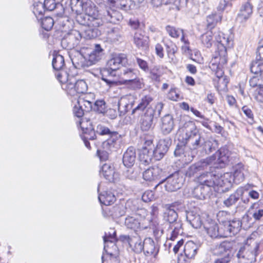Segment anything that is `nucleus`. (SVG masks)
Masks as SVG:
<instances>
[{"label": "nucleus", "instance_id": "35", "mask_svg": "<svg viewBox=\"0 0 263 263\" xmlns=\"http://www.w3.org/2000/svg\"><path fill=\"white\" fill-rule=\"evenodd\" d=\"M136 70L131 68H127L123 66L121 69L120 77L122 83L124 84H127L129 81L136 77Z\"/></svg>", "mask_w": 263, "mask_h": 263}, {"label": "nucleus", "instance_id": "14", "mask_svg": "<svg viewBox=\"0 0 263 263\" xmlns=\"http://www.w3.org/2000/svg\"><path fill=\"white\" fill-rule=\"evenodd\" d=\"M257 61L252 63L251 71L252 73L259 74L263 79V46L258 48L257 52Z\"/></svg>", "mask_w": 263, "mask_h": 263}, {"label": "nucleus", "instance_id": "18", "mask_svg": "<svg viewBox=\"0 0 263 263\" xmlns=\"http://www.w3.org/2000/svg\"><path fill=\"white\" fill-rule=\"evenodd\" d=\"M253 14V6L250 3L243 4L237 15V21L241 24L246 23Z\"/></svg>", "mask_w": 263, "mask_h": 263}, {"label": "nucleus", "instance_id": "53", "mask_svg": "<svg viewBox=\"0 0 263 263\" xmlns=\"http://www.w3.org/2000/svg\"><path fill=\"white\" fill-rule=\"evenodd\" d=\"M46 10V8L42 2L34 3L33 12L37 18H39L40 16H42Z\"/></svg>", "mask_w": 263, "mask_h": 263}, {"label": "nucleus", "instance_id": "15", "mask_svg": "<svg viewBox=\"0 0 263 263\" xmlns=\"http://www.w3.org/2000/svg\"><path fill=\"white\" fill-rule=\"evenodd\" d=\"M170 143L168 139H161L159 141L156 147L152 151L155 160H159L163 157L168 149Z\"/></svg>", "mask_w": 263, "mask_h": 263}, {"label": "nucleus", "instance_id": "33", "mask_svg": "<svg viewBox=\"0 0 263 263\" xmlns=\"http://www.w3.org/2000/svg\"><path fill=\"white\" fill-rule=\"evenodd\" d=\"M234 172L232 174L233 181L236 183H239L245 178V173L247 170L242 163H238L234 166Z\"/></svg>", "mask_w": 263, "mask_h": 263}, {"label": "nucleus", "instance_id": "4", "mask_svg": "<svg viewBox=\"0 0 263 263\" xmlns=\"http://www.w3.org/2000/svg\"><path fill=\"white\" fill-rule=\"evenodd\" d=\"M55 76L61 83L62 89L73 98H77L87 90V84L85 81H76L73 77L70 76L66 71L57 72Z\"/></svg>", "mask_w": 263, "mask_h": 263}, {"label": "nucleus", "instance_id": "30", "mask_svg": "<svg viewBox=\"0 0 263 263\" xmlns=\"http://www.w3.org/2000/svg\"><path fill=\"white\" fill-rule=\"evenodd\" d=\"M182 233L181 223L171 224L167 230V240H174Z\"/></svg>", "mask_w": 263, "mask_h": 263}, {"label": "nucleus", "instance_id": "49", "mask_svg": "<svg viewBox=\"0 0 263 263\" xmlns=\"http://www.w3.org/2000/svg\"><path fill=\"white\" fill-rule=\"evenodd\" d=\"M221 19L220 14H212L207 17V26L209 28H213L215 25Z\"/></svg>", "mask_w": 263, "mask_h": 263}, {"label": "nucleus", "instance_id": "26", "mask_svg": "<svg viewBox=\"0 0 263 263\" xmlns=\"http://www.w3.org/2000/svg\"><path fill=\"white\" fill-rule=\"evenodd\" d=\"M113 251H107V253H103L102 263H119V250L117 246H113Z\"/></svg>", "mask_w": 263, "mask_h": 263}, {"label": "nucleus", "instance_id": "55", "mask_svg": "<svg viewBox=\"0 0 263 263\" xmlns=\"http://www.w3.org/2000/svg\"><path fill=\"white\" fill-rule=\"evenodd\" d=\"M79 125L82 129L83 134L87 133L92 129V126L89 120L87 119H82L79 121Z\"/></svg>", "mask_w": 263, "mask_h": 263}, {"label": "nucleus", "instance_id": "1", "mask_svg": "<svg viewBox=\"0 0 263 263\" xmlns=\"http://www.w3.org/2000/svg\"><path fill=\"white\" fill-rule=\"evenodd\" d=\"M229 151L226 147L220 148L212 156L191 165L186 172V175L191 177L194 174L199 173L198 181L200 184L205 187H215L217 176L213 172H209L212 167H223L228 160Z\"/></svg>", "mask_w": 263, "mask_h": 263}, {"label": "nucleus", "instance_id": "41", "mask_svg": "<svg viewBox=\"0 0 263 263\" xmlns=\"http://www.w3.org/2000/svg\"><path fill=\"white\" fill-rule=\"evenodd\" d=\"M198 246L192 241L187 242L184 247L185 256L189 259L193 258L197 254Z\"/></svg>", "mask_w": 263, "mask_h": 263}, {"label": "nucleus", "instance_id": "16", "mask_svg": "<svg viewBox=\"0 0 263 263\" xmlns=\"http://www.w3.org/2000/svg\"><path fill=\"white\" fill-rule=\"evenodd\" d=\"M162 174V170L157 166H154L143 172V178L147 181H155L160 179Z\"/></svg>", "mask_w": 263, "mask_h": 263}, {"label": "nucleus", "instance_id": "62", "mask_svg": "<svg viewBox=\"0 0 263 263\" xmlns=\"http://www.w3.org/2000/svg\"><path fill=\"white\" fill-rule=\"evenodd\" d=\"M241 110L243 113L250 120L249 122L252 123L253 122V114L252 110L247 106H244L242 107Z\"/></svg>", "mask_w": 263, "mask_h": 263}, {"label": "nucleus", "instance_id": "22", "mask_svg": "<svg viewBox=\"0 0 263 263\" xmlns=\"http://www.w3.org/2000/svg\"><path fill=\"white\" fill-rule=\"evenodd\" d=\"M174 126V118L172 115L167 114L162 118L160 128L164 135L170 134L173 130Z\"/></svg>", "mask_w": 263, "mask_h": 263}, {"label": "nucleus", "instance_id": "11", "mask_svg": "<svg viewBox=\"0 0 263 263\" xmlns=\"http://www.w3.org/2000/svg\"><path fill=\"white\" fill-rule=\"evenodd\" d=\"M165 187L168 192H175L179 189L182 184V178L178 173L173 174L168 177L166 180Z\"/></svg>", "mask_w": 263, "mask_h": 263}, {"label": "nucleus", "instance_id": "45", "mask_svg": "<svg viewBox=\"0 0 263 263\" xmlns=\"http://www.w3.org/2000/svg\"><path fill=\"white\" fill-rule=\"evenodd\" d=\"M119 135L116 132H112L110 137L102 143V147L105 151H110L115 148L116 141Z\"/></svg>", "mask_w": 263, "mask_h": 263}, {"label": "nucleus", "instance_id": "3", "mask_svg": "<svg viewBox=\"0 0 263 263\" xmlns=\"http://www.w3.org/2000/svg\"><path fill=\"white\" fill-rule=\"evenodd\" d=\"M177 139L179 143L175 150L176 156L184 155L189 157V160H192L196 154V150L201 146V136L197 129L195 124L192 121H187L180 125L178 130Z\"/></svg>", "mask_w": 263, "mask_h": 263}, {"label": "nucleus", "instance_id": "36", "mask_svg": "<svg viewBox=\"0 0 263 263\" xmlns=\"http://www.w3.org/2000/svg\"><path fill=\"white\" fill-rule=\"evenodd\" d=\"M104 22L105 21L109 22L111 23L116 24L123 18L122 15L120 12L113 9L110 11H107L106 14H104V17L103 18Z\"/></svg>", "mask_w": 263, "mask_h": 263}, {"label": "nucleus", "instance_id": "58", "mask_svg": "<svg viewBox=\"0 0 263 263\" xmlns=\"http://www.w3.org/2000/svg\"><path fill=\"white\" fill-rule=\"evenodd\" d=\"M92 109L99 113H104L106 109V105L104 100H99L95 102Z\"/></svg>", "mask_w": 263, "mask_h": 263}, {"label": "nucleus", "instance_id": "50", "mask_svg": "<svg viewBox=\"0 0 263 263\" xmlns=\"http://www.w3.org/2000/svg\"><path fill=\"white\" fill-rule=\"evenodd\" d=\"M128 97L127 96H124L119 100L118 102V109L120 111L121 114L123 113L124 114L128 110V107L129 106L127 103Z\"/></svg>", "mask_w": 263, "mask_h": 263}, {"label": "nucleus", "instance_id": "8", "mask_svg": "<svg viewBox=\"0 0 263 263\" xmlns=\"http://www.w3.org/2000/svg\"><path fill=\"white\" fill-rule=\"evenodd\" d=\"M124 223L127 228L138 231L146 229L149 226V221L138 214H134L127 216Z\"/></svg>", "mask_w": 263, "mask_h": 263}, {"label": "nucleus", "instance_id": "17", "mask_svg": "<svg viewBox=\"0 0 263 263\" xmlns=\"http://www.w3.org/2000/svg\"><path fill=\"white\" fill-rule=\"evenodd\" d=\"M233 247V243L230 241H224L217 244L212 248V253L216 256H222L230 254Z\"/></svg>", "mask_w": 263, "mask_h": 263}, {"label": "nucleus", "instance_id": "5", "mask_svg": "<svg viewBox=\"0 0 263 263\" xmlns=\"http://www.w3.org/2000/svg\"><path fill=\"white\" fill-rule=\"evenodd\" d=\"M227 63V52L226 49H218L213 55L209 64V67L215 72V74L219 79V81H223L226 86L228 80L226 77H223V68Z\"/></svg>", "mask_w": 263, "mask_h": 263}, {"label": "nucleus", "instance_id": "34", "mask_svg": "<svg viewBox=\"0 0 263 263\" xmlns=\"http://www.w3.org/2000/svg\"><path fill=\"white\" fill-rule=\"evenodd\" d=\"M134 42L139 49H146L148 47V37L138 31L135 34Z\"/></svg>", "mask_w": 263, "mask_h": 263}, {"label": "nucleus", "instance_id": "31", "mask_svg": "<svg viewBox=\"0 0 263 263\" xmlns=\"http://www.w3.org/2000/svg\"><path fill=\"white\" fill-rule=\"evenodd\" d=\"M203 227L211 237H219V226L215 221H208L204 223Z\"/></svg>", "mask_w": 263, "mask_h": 263}, {"label": "nucleus", "instance_id": "19", "mask_svg": "<svg viewBox=\"0 0 263 263\" xmlns=\"http://www.w3.org/2000/svg\"><path fill=\"white\" fill-rule=\"evenodd\" d=\"M100 175L109 182H115L119 178L118 173L115 171L114 167L109 163L103 165L100 171Z\"/></svg>", "mask_w": 263, "mask_h": 263}, {"label": "nucleus", "instance_id": "23", "mask_svg": "<svg viewBox=\"0 0 263 263\" xmlns=\"http://www.w3.org/2000/svg\"><path fill=\"white\" fill-rule=\"evenodd\" d=\"M103 239L104 241V252L103 253H107V250H110L111 252L113 251V246H117L115 244L116 241L115 231L111 229L108 233H105Z\"/></svg>", "mask_w": 263, "mask_h": 263}, {"label": "nucleus", "instance_id": "25", "mask_svg": "<svg viewBox=\"0 0 263 263\" xmlns=\"http://www.w3.org/2000/svg\"><path fill=\"white\" fill-rule=\"evenodd\" d=\"M259 246L258 241L255 240L252 237L247 239L245 249L250 252L251 254L248 256L250 259L255 258L258 254Z\"/></svg>", "mask_w": 263, "mask_h": 263}, {"label": "nucleus", "instance_id": "9", "mask_svg": "<svg viewBox=\"0 0 263 263\" xmlns=\"http://www.w3.org/2000/svg\"><path fill=\"white\" fill-rule=\"evenodd\" d=\"M103 54V49L101 48L99 44H96L95 46V48L90 52L87 53L86 57H83L81 54H79V55L80 56L82 61L80 62V63H77L78 66L81 67L84 66V64L83 63V61L84 59H87L90 62V65L93 64L101 59Z\"/></svg>", "mask_w": 263, "mask_h": 263}, {"label": "nucleus", "instance_id": "59", "mask_svg": "<svg viewBox=\"0 0 263 263\" xmlns=\"http://www.w3.org/2000/svg\"><path fill=\"white\" fill-rule=\"evenodd\" d=\"M253 97L258 103H263V86L259 85L255 90Z\"/></svg>", "mask_w": 263, "mask_h": 263}, {"label": "nucleus", "instance_id": "63", "mask_svg": "<svg viewBox=\"0 0 263 263\" xmlns=\"http://www.w3.org/2000/svg\"><path fill=\"white\" fill-rule=\"evenodd\" d=\"M96 132L98 134L101 135H110L112 133L110 132L108 128L102 125H98L97 127Z\"/></svg>", "mask_w": 263, "mask_h": 263}, {"label": "nucleus", "instance_id": "57", "mask_svg": "<svg viewBox=\"0 0 263 263\" xmlns=\"http://www.w3.org/2000/svg\"><path fill=\"white\" fill-rule=\"evenodd\" d=\"M166 49L168 57L170 60V62H172L173 63H176L177 60L175 54L177 51V47L175 46H173L171 47L167 46Z\"/></svg>", "mask_w": 263, "mask_h": 263}, {"label": "nucleus", "instance_id": "10", "mask_svg": "<svg viewBox=\"0 0 263 263\" xmlns=\"http://www.w3.org/2000/svg\"><path fill=\"white\" fill-rule=\"evenodd\" d=\"M181 203L180 202H175L171 204L166 205V211L164 213V218L168 222L167 224L168 226L171 224L175 223H180L177 222L178 214L175 211V209H179V207L181 206Z\"/></svg>", "mask_w": 263, "mask_h": 263}, {"label": "nucleus", "instance_id": "20", "mask_svg": "<svg viewBox=\"0 0 263 263\" xmlns=\"http://www.w3.org/2000/svg\"><path fill=\"white\" fill-rule=\"evenodd\" d=\"M155 111L152 107H148L141 120V128L142 130L147 131L152 127Z\"/></svg>", "mask_w": 263, "mask_h": 263}, {"label": "nucleus", "instance_id": "44", "mask_svg": "<svg viewBox=\"0 0 263 263\" xmlns=\"http://www.w3.org/2000/svg\"><path fill=\"white\" fill-rule=\"evenodd\" d=\"M210 189L209 187H205L202 184H199L196 186L193 191V196L200 200H203L205 198L206 196L209 192Z\"/></svg>", "mask_w": 263, "mask_h": 263}, {"label": "nucleus", "instance_id": "43", "mask_svg": "<svg viewBox=\"0 0 263 263\" xmlns=\"http://www.w3.org/2000/svg\"><path fill=\"white\" fill-rule=\"evenodd\" d=\"M128 243L133 250L137 253L141 252L143 249V242L138 236L130 238Z\"/></svg>", "mask_w": 263, "mask_h": 263}, {"label": "nucleus", "instance_id": "48", "mask_svg": "<svg viewBox=\"0 0 263 263\" xmlns=\"http://www.w3.org/2000/svg\"><path fill=\"white\" fill-rule=\"evenodd\" d=\"M166 69L163 67H157L151 71V77L153 80L156 81H160L162 76L164 73Z\"/></svg>", "mask_w": 263, "mask_h": 263}, {"label": "nucleus", "instance_id": "32", "mask_svg": "<svg viewBox=\"0 0 263 263\" xmlns=\"http://www.w3.org/2000/svg\"><path fill=\"white\" fill-rule=\"evenodd\" d=\"M110 7L127 11L130 9L132 5V0H107Z\"/></svg>", "mask_w": 263, "mask_h": 263}, {"label": "nucleus", "instance_id": "61", "mask_svg": "<svg viewBox=\"0 0 263 263\" xmlns=\"http://www.w3.org/2000/svg\"><path fill=\"white\" fill-rule=\"evenodd\" d=\"M256 74L255 76L251 78L249 81L250 85L252 87H258L259 84V79L263 81V79L261 78L259 74L255 73Z\"/></svg>", "mask_w": 263, "mask_h": 263}, {"label": "nucleus", "instance_id": "54", "mask_svg": "<svg viewBox=\"0 0 263 263\" xmlns=\"http://www.w3.org/2000/svg\"><path fill=\"white\" fill-rule=\"evenodd\" d=\"M126 84L129 85L133 89H140L143 86L142 80L137 78V77L131 79Z\"/></svg>", "mask_w": 263, "mask_h": 263}, {"label": "nucleus", "instance_id": "52", "mask_svg": "<svg viewBox=\"0 0 263 263\" xmlns=\"http://www.w3.org/2000/svg\"><path fill=\"white\" fill-rule=\"evenodd\" d=\"M217 142L215 140H208L204 142L203 148L206 153H210L217 148Z\"/></svg>", "mask_w": 263, "mask_h": 263}, {"label": "nucleus", "instance_id": "64", "mask_svg": "<svg viewBox=\"0 0 263 263\" xmlns=\"http://www.w3.org/2000/svg\"><path fill=\"white\" fill-rule=\"evenodd\" d=\"M168 98L172 101H177L180 98V95L176 88H172L168 93Z\"/></svg>", "mask_w": 263, "mask_h": 263}, {"label": "nucleus", "instance_id": "39", "mask_svg": "<svg viewBox=\"0 0 263 263\" xmlns=\"http://www.w3.org/2000/svg\"><path fill=\"white\" fill-rule=\"evenodd\" d=\"M153 100V98L150 96L143 97L138 105L133 110L132 114H134L138 110L143 111L144 109L146 110L149 107H152L153 108V104L152 103Z\"/></svg>", "mask_w": 263, "mask_h": 263}, {"label": "nucleus", "instance_id": "6", "mask_svg": "<svg viewBox=\"0 0 263 263\" xmlns=\"http://www.w3.org/2000/svg\"><path fill=\"white\" fill-rule=\"evenodd\" d=\"M95 95L93 93H83L77 98H72L71 101L73 104V112L78 118L82 117L84 111H89L93 107L95 102Z\"/></svg>", "mask_w": 263, "mask_h": 263}, {"label": "nucleus", "instance_id": "60", "mask_svg": "<svg viewBox=\"0 0 263 263\" xmlns=\"http://www.w3.org/2000/svg\"><path fill=\"white\" fill-rule=\"evenodd\" d=\"M232 258L230 254H227L223 256H217L214 260V263H230Z\"/></svg>", "mask_w": 263, "mask_h": 263}, {"label": "nucleus", "instance_id": "28", "mask_svg": "<svg viewBox=\"0 0 263 263\" xmlns=\"http://www.w3.org/2000/svg\"><path fill=\"white\" fill-rule=\"evenodd\" d=\"M165 30L171 37L178 39L180 37L181 42H185L187 43V41L185 40V33L183 29L180 28H176L173 26L167 25L165 27Z\"/></svg>", "mask_w": 263, "mask_h": 263}, {"label": "nucleus", "instance_id": "21", "mask_svg": "<svg viewBox=\"0 0 263 263\" xmlns=\"http://www.w3.org/2000/svg\"><path fill=\"white\" fill-rule=\"evenodd\" d=\"M188 0H152V4L154 7H159L162 4L170 5L173 9L179 10L183 5L186 4Z\"/></svg>", "mask_w": 263, "mask_h": 263}, {"label": "nucleus", "instance_id": "24", "mask_svg": "<svg viewBox=\"0 0 263 263\" xmlns=\"http://www.w3.org/2000/svg\"><path fill=\"white\" fill-rule=\"evenodd\" d=\"M146 256L153 255L156 257L158 253L159 249L156 247L154 240L151 238H146L143 241V249Z\"/></svg>", "mask_w": 263, "mask_h": 263}, {"label": "nucleus", "instance_id": "7", "mask_svg": "<svg viewBox=\"0 0 263 263\" xmlns=\"http://www.w3.org/2000/svg\"><path fill=\"white\" fill-rule=\"evenodd\" d=\"M128 61L126 56L124 54H119L114 55L109 60L107 63L106 67L102 70V76L105 74L114 76V72L119 69L120 67L126 66Z\"/></svg>", "mask_w": 263, "mask_h": 263}, {"label": "nucleus", "instance_id": "38", "mask_svg": "<svg viewBox=\"0 0 263 263\" xmlns=\"http://www.w3.org/2000/svg\"><path fill=\"white\" fill-rule=\"evenodd\" d=\"M248 213L255 220H259L263 216V209L259 202H255L249 208Z\"/></svg>", "mask_w": 263, "mask_h": 263}, {"label": "nucleus", "instance_id": "46", "mask_svg": "<svg viewBox=\"0 0 263 263\" xmlns=\"http://www.w3.org/2000/svg\"><path fill=\"white\" fill-rule=\"evenodd\" d=\"M65 65L64 57L59 54V53L54 51L52 54V66L54 69L63 71L61 69Z\"/></svg>", "mask_w": 263, "mask_h": 263}, {"label": "nucleus", "instance_id": "47", "mask_svg": "<svg viewBox=\"0 0 263 263\" xmlns=\"http://www.w3.org/2000/svg\"><path fill=\"white\" fill-rule=\"evenodd\" d=\"M98 198L100 203L105 205H109L116 201L115 195L110 192L100 194Z\"/></svg>", "mask_w": 263, "mask_h": 263}, {"label": "nucleus", "instance_id": "29", "mask_svg": "<svg viewBox=\"0 0 263 263\" xmlns=\"http://www.w3.org/2000/svg\"><path fill=\"white\" fill-rule=\"evenodd\" d=\"M136 152L133 147H130L126 151L123 156V163L128 167L132 166L136 160Z\"/></svg>", "mask_w": 263, "mask_h": 263}, {"label": "nucleus", "instance_id": "12", "mask_svg": "<svg viewBox=\"0 0 263 263\" xmlns=\"http://www.w3.org/2000/svg\"><path fill=\"white\" fill-rule=\"evenodd\" d=\"M215 40L217 43V47L218 49H227L231 48L233 45L232 39L227 34L218 31L215 33Z\"/></svg>", "mask_w": 263, "mask_h": 263}, {"label": "nucleus", "instance_id": "42", "mask_svg": "<svg viewBox=\"0 0 263 263\" xmlns=\"http://www.w3.org/2000/svg\"><path fill=\"white\" fill-rule=\"evenodd\" d=\"M153 153L152 149L146 146L143 147L139 154V160L141 163L144 165L149 164L153 159Z\"/></svg>", "mask_w": 263, "mask_h": 263}, {"label": "nucleus", "instance_id": "56", "mask_svg": "<svg viewBox=\"0 0 263 263\" xmlns=\"http://www.w3.org/2000/svg\"><path fill=\"white\" fill-rule=\"evenodd\" d=\"M54 22L51 17H45L42 20L41 25L45 30H50L53 27Z\"/></svg>", "mask_w": 263, "mask_h": 263}, {"label": "nucleus", "instance_id": "27", "mask_svg": "<svg viewBox=\"0 0 263 263\" xmlns=\"http://www.w3.org/2000/svg\"><path fill=\"white\" fill-rule=\"evenodd\" d=\"M241 222L238 220H233L226 221V228L227 231L223 233V235H234L240 230Z\"/></svg>", "mask_w": 263, "mask_h": 263}, {"label": "nucleus", "instance_id": "40", "mask_svg": "<svg viewBox=\"0 0 263 263\" xmlns=\"http://www.w3.org/2000/svg\"><path fill=\"white\" fill-rule=\"evenodd\" d=\"M244 192L243 189L238 188L233 194H231L223 201V204L227 207L234 205L238 200L239 198L242 196Z\"/></svg>", "mask_w": 263, "mask_h": 263}, {"label": "nucleus", "instance_id": "2", "mask_svg": "<svg viewBox=\"0 0 263 263\" xmlns=\"http://www.w3.org/2000/svg\"><path fill=\"white\" fill-rule=\"evenodd\" d=\"M71 8L76 14L77 22L86 26L83 35L87 39L96 37L97 28L102 25L104 21L95 6L90 0H71Z\"/></svg>", "mask_w": 263, "mask_h": 263}, {"label": "nucleus", "instance_id": "51", "mask_svg": "<svg viewBox=\"0 0 263 263\" xmlns=\"http://www.w3.org/2000/svg\"><path fill=\"white\" fill-rule=\"evenodd\" d=\"M213 33L208 31L201 36V40L202 44L207 48L210 47L213 43Z\"/></svg>", "mask_w": 263, "mask_h": 263}, {"label": "nucleus", "instance_id": "37", "mask_svg": "<svg viewBox=\"0 0 263 263\" xmlns=\"http://www.w3.org/2000/svg\"><path fill=\"white\" fill-rule=\"evenodd\" d=\"M186 219L191 225L195 229L199 228L202 224V221L199 214L193 211L188 212L186 214Z\"/></svg>", "mask_w": 263, "mask_h": 263}, {"label": "nucleus", "instance_id": "13", "mask_svg": "<svg viewBox=\"0 0 263 263\" xmlns=\"http://www.w3.org/2000/svg\"><path fill=\"white\" fill-rule=\"evenodd\" d=\"M234 182L231 173H226L220 176H217L215 186L221 187V191H228Z\"/></svg>", "mask_w": 263, "mask_h": 263}]
</instances>
